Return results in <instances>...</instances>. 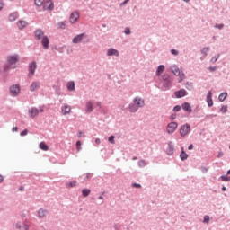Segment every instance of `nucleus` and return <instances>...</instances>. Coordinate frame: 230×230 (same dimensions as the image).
Wrapping results in <instances>:
<instances>
[{
    "mask_svg": "<svg viewBox=\"0 0 230 230\" xmlns=\"http://www.w3.org/2000/svg\"><path fill=\"white\" fill-rule=\"evenodd\" d=\"M173 80H175V76L173 75H170L168 73L162 75L160 83L162 84L163 90L168 91V89L173 85Z\"/></svg>",
    "mask_w": 230,
    "mask_h": 230,
    "instance_id": "f257e3e1",
    "label": "nucleus"
},
{
    "mask_svg": "<svg viewBox=\"0 0 230 230\" xmlns=\"http://www.w3.org/2000/svg\"><path fill=\"white\" fill-rule=\"evenodd\" d=\"M19 62V55H10L7 57V64L4 65L3 72L8 73L10 69H15V66L13 67V66H15Z\"/></svg>",
    "mask_w": 230,
    "mask_h": 230,
    "instance_id": "f03ea898",
    "label": "nucleus"
},
{
    "mask_svg": "<svg viewBox=\"0 0 230 230\" xmlns=\"http://www.w3.org/2000/svg\"><path fill=\"white\" fill-rule=\"evenodd\" d=\"M170 71L172 72V75H174V76H179V82H182L184 80V73L181 72L177 65H172L170 66Z\"/></svg>",
    "mask_w": 230,
    "mask_h": 230,
    "instance_id": "7ed1b4c3",
    "label": "nucleus"
},
{
    "mask_svg": "<svg viewBox=\"0 0 230 230\" xmlns=\"http://www.w3.org/2000/svg\"><path fill=\"white\" fill-rule=\"evenodd\" d=\"M191 132V126L188 123L181 125L180 128V135L181 137H186Z\"/></svg>",
    "mask_w": 230,
    "mask_h": 230,
    "instance_id": "20e7f679",
    "label": "nucleus"
},
{
    "mask_svg": "<svg viewBox=\"0 0 230 230\" xmlns=\"http://www.w3.org/2000/svg\"><path fill=\"white\" fill-rule=\"evenodd\" d=\"M28 71H29L28 76L29 78H31V76L35 75V71H37V62L35 61L31 62L28 66Z\"/></svg>",
    "mask_w": 230,
    "mask_h": 230,
    "instance_id": "39448f33",
    "label": "nucleus"
},
{
    "mask_svg": "<svg viewBox=\"0 0 230 230\" xmlns=\"http://www.w3.org/2000/svg\"><path fill=\"white\" fill-rule=\"evenodd\" d=\"M177 127H179V124L174 121H172L169 124H167V127H166L167 134H173V132L177 130Z\"/></svg>",
    "mask_w": 230,
    "mask_h": 230,
    "instance_id": "423d86ee",
    "label": "nucleus"
},
{
    "mask_svg": "<svg viewBox=\"0 0 230 230\" xmlns=\"http://www.w3.org/2000/svg\"><path fill=\"white\" fill-rule=\"evenodd\" d=\"M12 96H17L21 93V86L19 84H13L9 88Z\"/></svg>",
    "mask_w": 230,
    "mask_h": 230,
    "instance_id": "0eeeda50",
    "label": "nucleus"
},
{
    "mask_svg": "<svg viewBox=\"0 0 230 230\" xmlns=\"http://www.w3.org/2000/svg\"><path fill=\"white\" fill-rule=\"evenodd\" d=\"M187 94H188V92L184 88H181L174 92L175 98H184V96H186Z\"/></svg>",
    "mask_w": 230,
    "mask_h": 230,
    "instance_id": "6e6552de",
    "label": "nucleus"
},
{
    "mask_svg": "<svg viewBox=\"0 0 230 230\" xmlns=\"http://www.w3.org/2000/svg\"><path fill=\"white\" fill-rule=\"evenodd\" d=\"M133 103L139 109V107H145V100L139 98V97H135L133 99Z\"/></svg>",
    "mask_w": 230,
    "mask_h": 230,
    "instance_id": "1a4fd4ad",
    "label": "nucleus"
},
{
    "mask_svg": "<svg viewBox=\"0 0 230 230\" xmlns=\"http://www.w3.org/2000/svg\"><path fill=\"white\" fill-rule=\"evenodd\" d=\"M78 19H80V13L78 12L75 11L70 14L71 24H75V22H76V21H78Z\"/></svg>",
    "mask_w": 230,
    "mask_h": 230,
    "instance_id": "9d476101",
    "label": "nucleus"
},
{
    "mask_svg": "<svg viewBox=\"0 0 230 230\" xmlns=\"http://www.w3.org/2000/svg\"><path fill=\"white\" fill-rule=\"evenodd\" d=\"M41 45L43 49H49V38H48V36H43Z\"/></svg>",
    "mask_w": 230,
    "mask_h": 230,
    "instance_id": "9b49d317",
    "label": "nucleus"
},
{
    "mask_svg": "<svg viewBox=\"0 0 230 230\" xmlns=\"http://www.w3.org/2000/svg\"><path fill=\"white\" fill-rule=\"evenodd\" d=\"M174 150H175V146L173 145V142L172 141L168 142V147L166 149L167 155H173Z\"/></svg>",
    "mask_w": 230,
    "mask_h": 230,
    "instance_id": "f8f14e48",
    "label": "nucleus"
},
{
    "mask_svg": "<svg viewBox=\"0 0 230 230\" xmlns=\"http://www.w3.org/2000/svg\"><path fill=\"white\" fill-rule=\"evenodd\" d=\"M85 37V33H81L76 36H75L72 40L73 44H80L82 42V40Z\"/></svg>",
    "mask_w": 230,
    "mask_h": 230,
    "instance_id": "ddd939ff",
    "label": "nucleus"
},
{
    "mask_svg": "<svg viewBox=\"0 0 230 230\" xmlns=\"http://www.w3.org/2000/svg\"><path fill=\"white\" fill-rule=\"evenodd\" d=\"M108 57H119V51L114 48H111L107 50Z\"/></svg>",
    "mask_w": 230,
    "mask_h": 230,
    "instance_id": "4468645a",
    "label": "nucleus"
},
{
    "mask_svg": "<svg viewBox=\"0 0 230 230\" xmlns=\"http://www.w3.org/2000/svg\"><path fill=\"white\" fill-rule=\"evenodd\" d=\"M34 35H35L36 40H40V39L42 40L44 37H46V36L44 35V31H41V29H37V30L34 31Z\"/></svg>",
    "mask_w": 230,
    "mask_h": 230,
    "instance_id": "2eb2a0df",
    "label": "nucleus"
},
{
    "mask_svg": "<svg viewBox=\"0 0 230 230\" xmlns=\"http://www.w3.org/2000/svg\"><path fill=\"white\" fill-rule=\"evenodd\" d=\"M181 109H183V111H185V112H188L189 114L193 111V110L191 109V104H190V102H183L181 104Z\"/></svg>",
    "mask_w": 230,
    "mask_h": 230,
    "instance_id": "dca6fc26",
    "label": "nucleus"
},
{
    "mask_svg": "<svg viewBox=\"0 0 230 230\" xmlns=\"http://www.w3.org/2000/svg\"><path fill=\"white\" fill-rule=\"evenodd\" d=\"M207 103L208 107H213V93H211V91L207 93Z\"/></svg>",
    "mask_w": 230,
    "mask_h": 230,
    "instance_id": "f3484780",
    "label": "nucleus"
},
{
    "mask_svg": "<svg viewBox=\"0 0 230 230\" xmlns=\"http://www.w3.org/2000/svg\"><path fill=\"white\" fill-rule=\"evenodd\" d=\"M93 102L91 101H87L85 103V112L86 114H91V112H93Z\"/></svg>",
    "mask_w": 230,
    "mask_h": 230,
    "instance_id": "a211bd4d",
    "label": "nucleus"
},
{
    "mask_svg": "<svg viewBox=\"0 0 230 230\" xmlns=\"http://www.w3.org/2000/svg\"><path fill=\"white\" fill-rule=\"evenodd\" d=\"M40 83L39 82H32V84H31L30 86V91L31 93L37 91V89H40Z\"/></svg>",
    "mask_w": 230,
    "mask_h": 230,
    "instance_id": "6ab92c4d",
    "label": "nucleus"
},
{
    "mask_svg": "<svg viewBox=\"0 0 230 230\" xmlns=\"http://www.w3.org/2000/svg\"><path fill=\"white\" fill-rule=\"evenodd\" d=\"M19 18V13L18 12H14L9 14V21L10 22H13V21H17V19Z\"/></svg>",
    "mask_w": 230,
    "mask_h": 230,
    "instance_id": "aec40b11",
    "label": "nucleus"
},
{
    "mask_svg": "<svg viewBox=\"0 0 230 230\" xmlns=\"http://www.w3.org/2000/svg\"><path fill=\"white\" fill-rule=\"evenodd\" d=\"M29 114H31V118H35L39 115V109L32 107L29 110Z\"/></svg>",
    "mask_w": 230,
    "mask_h": 230,
    "instance_id": "412c9836",
    "label": "nucleus"
},
{
    "mask_svg": "<svg viewBox=\"0 0 230 230\" xmlns=\"http://www.w3.org/2000/svg\"><path fill=\"white\" fill-rule=\"evenodd\" d=\"M63 116H67L71 112V106L65 105L64 108L61 109Z\"/></svg>",
    "mask_w": 230,
    "mask_h": 230,
    "instance_id": "4be33fe9",
    "label": "nucleus"
},
{
    "mask_svg": "<svg viewBox=\"0 0 230 230\" xmlns=\"http://www.w3.org/2000/svg\"><path fill=\"white\" fill-rule=\"evenodd\" d=\"M220 179H221V181H223V182H229V181H230V169L226 172V175H221Z\"/></svg>",
    "mask_w": 230,
    "mask_h": 230,
    "instance_id": "5701e85b",
    "label": "nucleus"
},
{
    "mask_svg": "<svg viewBox=\"0 0 230 230\" xmlns=\"http://www.w3.org/2000/svg\"><path fill=\"white\" fill-rule=\"evenodd\" d=\"M19 30H24V28H26V26H28V22L23 21V20H20L17 23Z\"/></svg>",
    "mask_w": 230,
    "mask_h": 230,
    "instance_id": "b1692460",
    "label": "nucleus"
},
{
    "mask_svg": "<svg viewBox=\"0 0 230 230\" xmlns=\"http://www.w3.org/2000/svg\"><path fill=\"white\" fill-rule=\"evenodd\" d=\"M46 215H48V210L47 209L40 208L38 210L39 218H44V217H46Z\"/></svg>",
    "mask_w": 230,
    "mask_h": 230,
    "instance_id": "393cba45",
    "label": "nucleus"
},
{
    "mask_svg": "<svg viewBox=\"0 0 230 230\" xmlns=\"http://www.w3.org/2000/svg\"><path fill=\"white\" fill-rule=\"evenodd\" d=\"M164 72V65H159L155 72L156 76H161V75H163Z\"/></svg>",
    "mask_w": 230,
    "mask_h": 230,
    "instance_id": "a878e982",
    "label": "nucleus"
},
{
    "mask_svg": "<svg viewBox=\"0 0 230 230\" xmlns=\"http://www.w3.org/2000/svg\"><path fill=\"white\" fill-rule=\"evenodd\" d=\"M139 108L133 102V103H130L129 105H128V111H129V112H132V113H134V112H137V110H138Z\"/></svg>",
    "mask_w": 230,
    "mask_h": 230,
    "instance_id": "bb28decb",
    "label": "nucleus"
},
{
    "mask_svg": "<svg viewBox=\"0 0 230 230\" xmlns=\"http://www.w3.org/2000/svg\"><path fill=\"white\" fill-rule=\"evenodd\" d=\"M180 159L181 161H186L188 159V155L186 151H184V147H181V152L180 154Z\"/></svg>",
    "mask_w": 230,
    "mask_h": 230,
    "instance_id": "cd10ccee",
    "label": "nucleus"
},
{
    "mask_svg": "<svg viewBox=\"0 0 230 230\" xmlns=\"http://www.w3.org/2000/svg\"><path fill=\"white\" fill-rule=\"evenodd\" d=\"M49 4V6H47V10H49V12H52V10H55V4L53 3L52 0H48L47 1V4Z\"/></svg>",
    "mask_w": 230,
    "mask_h": 230,
    "instance_id": "c85d7f7f",
    "label": "nucleus"
},
{
    "mask_svg": "<svg viewBox=\"0 0 230 230\" xmlns=\"http://www.w3.org/2000/svg\"><path fill=\"white\" fill-rule=\"evenodd\" d=\"M67 91L73 92L75 91V83L74 81H70L66 84Z\"/></svg>",
    "mask_w": 230,
    "mask_h": 230,
    "instance_id": "c756f323",
    "label": "nucleus"
},
{
    "mask_svg": "<svg viewBox=\"0 0 230 230\" xmlns=\"http://www.w3.org/2000/svg\"><path fill=\"white\" fill-rule=\"evenodd\" d=\"M226 98H227V93L226 92L221 93L218 96L219 102H226Z\"/></svg>",
    "mask_w": 230,
    "mask_h": 230,
    "instance_id": "7c9ffc66",
    "label": "nucleus"
},
{
    "mask_svg": "<svg viewBox=\"0 0 230 230\" xmlns=\"http://www.w3.org/2000/svg\"><path fill=\"white\" fill-rule=\"evenodd\" d=\"M39 146L40 150H44V152H47V150H49V146H48L45 142H40Z\"/></svg>",
    "mask_w": 230,
    "mask_h": 230,
    "instance_id": "2f4dec72",
    "label": "nucleus"
},
{
    "mask_svg": "<svg viewBox=\"0 0 230 230\" xmlns=\"http://www.w3.org/2000/svg\"><path fill=\"white\" fill-rule=\"evenodd\" d=\"M76 181H69L66 183V188H76Z\"/></svg>",
    "mask_w": 230,
    "mask_h": 230,
    "instance_id": "473e14b6",
    "label": "nucleus"
},
{
    "mask_svg": "<svg viewBox=\"0 0 230 230\" xmlns=\"http://www.w3.org/2000/svg\"><path fill=\"white\" fill-rule=\"evenodd\" d=\"M88 195H91V190L89 189H83L82 190V196L87 197Z\"/></svg>",
    "mask_w": 230,
    "mask_h": 230,
    "instance_id": "72a5a7b5",
    "label": "nucleus"
},
{
    "mask_svg": "<svg viewBox=\"0 0 230 230\" xmlns=\"http://www.w3.org/2000/svg\"><path fill=\"white\" fill-rule=\"evenodd\" d=\"M28 229H30V225L28 224V220L25 219L23 221V226H22V230H28Z\"/></svg>",
    "mask_w": 230,
    "mask_h": 230,
    "instance_id": "f704fd0d",
    "label": "nucleus"
},
{
    "mask_svg": "<svg viewBox=\"0 0 230 230\" xmlns=\"http://www.w3.org/2000/svg\"><path fill=\"white\" fill-rule=\"evenodd\" d=\"M66 22H58V28L59 29V30H66Z\"/></svg>",
    "mask_w": 230,
    "mask_h": 230,
    "instance_id": "c9c22d12",
    "label": "nucleus"
},
{
    "mask_svg": "<svg viewBox=\"0 0 230 230\" xmlns=\"http://www.w3.org/2000/svg\"><path fill=\"white\" fill-rule=\"evenodd\" d=\"M220 58V54H217L215 57H213L211 59H210V62L212 64H216L217 60H218Z\"/></svg>",
    "mask_w": 230,
    "mask_h": 230,
    "instance_id": "e433bc0d",
    "label": "nucleus"
},
{
    "mask_svg": "<svg viewBox=\"0 0 230 230\" xmlns=\"http://www.w3.org/2000/svg\"><path fill=\"white\" fill-rule=\"evenodd\" d=\"M44 1L45 0H34V4L36 6H42V4H44Z\"/></svg>",
    "mask_w": 230,
    "mask_h": 230,
    "instance_id": "4c0bfd02",
    "label": "nucleus"
},
{
    "mask_svg": "<svg viewBox=\"0 0 230 230\" xmlns=\"http://www.w3.org/2000/svg\"><path fill=\"white\" fill-rule=\"evenodd\" d=\"M114 139H115L114 135H111V136H110V137H108V141H109V143H111V145H114V143H116Z\"/></svg>",
    "mask_w": 230,
    "mask_h": 230,
    "instance_id": "58836bf2",
    "label": "nucleus"
},
{
    "mask_svg": "<svg viewBox=\"0 0 230 230\" xmlns=\"http://www.w3.org/2000/svg\"><path fill=\"white\" fill-rule=\"evenodd\" d=\"M220 112H222L223 114H226V112H227V105H223L220 108Z\"/></svg>",
    "mask_w": 230,
    "mask_h": 230,
    "instance_id": "ea45409f",
    "label": "nucleus"
},
{
    "mask_svg": "<svg viewBox=\"0 0 230 230\" xmlns=\"http://www.w3.org/2000/svg\"><path fill=\"white\" fill-rule=\"evenodd\" d=\"M138 166L140 168H145V166H146V164L145 163V160L138 161Z\"/></svg>",
    "mask_w": 230,
    "mask_h": 230,
    "instance_id": "a19ab883",
    "label": "nucleus"
},
{
    "mask_svg": "<svg viewBox=\"0 0 230 230\" xmlns=\"http://www.w3.org/2000/svg\"><path fill=\"white\" fill-rule=\"evenodd\" d=\"M208 51H209V47H205L201 49L202 55H208Z\"/></svg>",
    "mask_w": 230,
    "mask_h": 230,
    "instance_id": "79ce46f5",
    "label": "nucleus"
},
{
    "mask_svg": "<svg viewBox=\"0 0 230 230\" xmlns=\"http://www.w3.org/2000/svg\"><path fill=\"white\" fill-rule=\"evenodd\" d=\"M124 33H125V35H130V33H132V31H130L129 27H126L124 29Z\"/></svg>",
    "mask_w": 230,
    "mask_h": 230,
    "instance_id": "37998d69",
    "label": "nucleus"
},
{
    "mask_svg": "<svg viewBox=\"0 0 230 230\" xmlns=\"http://www.w3.org/2000/svg\"><path fill=\"white\" fill-rule=\"evenodd\" d=\"M181 105H175V106L173 107L172 111H173L174 112H179V111H181Z\"/></svg>",
    "mask_w": 230,
    "mask_h": 230,
    "instance_id": "c03bdc74",
    "label": "nucleus"
},
{
    "mask_svg": "<svg viewBox=\"0 0 230 230\" xmlns=\"http://www.w3.org/2000/svg\"><path fill=\"white\" fill-rule=\"evenodd\" d=\"M209 223V216L206 215L203 217V224H208Z\"/></svg>",
    "mask_w": 230,
    "mask_h": 230,
    "instance_id": "a18cd8bd",
    "label": "nucleus"
},
{
    "mask_svg": "<svg viewBox=\"0 0 230 230\" xmlns=\"http://www.w3.org/2000/svg\"><path fill=\"white\" fill-rule=\"evenodd\" d=\"M76 148L78 151L82 150V142L80 140L76 141Z\"/></svg>",
    "mask_w": 230,
    "mask_h": 230,
    "instance_id": "49530a36",
    "label": "nucleus"
},
{
    "mask_svg": "<svg viewBox=\"0 0 230 230\" xmlns=\"http://www.w3.org/2000/svg\"><path fill=\"white\" fill-rule=\"evenodd\" d=\"M169 119H170L171 121H174V119H177V114L172 113V114L169 117Z\"/></svg>",
    "mask_w": 230,
    "mask_h": 230,
    "instance_id": "de8ad7c7",
    "label": "nucleus"
},
{
    "mask_svg": "<svg viewBox=\"0 0 230 230\" xmlns=\"http://www.w3.org/2000/svg\"><path fill=\"white\" fill-rule=\"evenodd\" d=\"M20 136H22V137H24V136H28V129H23L21 133Z\"/></svg>",
    "mask_w": 230,
    "mask_h": 230,
    "instance_id": "09e8293b",
    "label": "nucleus"
},
{
    "mask_svg": "<svg viewBox=\"0 0 230 230\" xmlns=\"http://www.w3.org/2000/svg\"><path fill=\"white\" fill-rule=\"evenodd\" d=\"M214 28H217V30H223L224 29V23L221 24H216Z\"/></svg>",
    "mask_w": 230,
    "mask_h": 230,
    "instance_id": "8fccbe9b",
    "label": "nucleus"
},
{
    "mask_svg": "<svg viewBox=\"0 0 230 230\" xmlns=\"http://www.w3.org/2000/svg\"><path fill=\"white\" fill-rule=\"evenodd\" d=\"M92 176H93V173L88 172V173L86 174V176L84 177V181H89V179H91Z\"/></svg>",
    "mask_w": 230,
    "mask_h": 230,
    "instance_id": "3c124183",
    "label": "nucleus"
},
{
    "mask_svg": "<svg viewBox=\"0 0 230 230\" xmlns=\"http://www.w3.org/2000/svg\"><path fill=\"white\" fill-rule=\"evenodd\" d=\"M171 53H172V55L177 56V55H179V50L172 49H171Z\"/></svg>",
    "mask_w": 230,
    "mask_h": 230,
    "instance_id": "603ef678",
    "label": "nucleus"
},
{
    "mask_svg": "<svg viewBox=\"0 0 230 230\" xmlns=\"http://www.w3.org/2000/svg\"><path fill=\"white\" fill-rule=\"evenodd\" d=\"M217 69V66H209L208 67V71H210V73H215V70Z\"/></svg>",
    "mask_w": 230,
    "mask_h": 230,
    "instance_id": "864d4df0",
    "label": "nucleus"
},
{
    "mask_svg": "<svg viewBox=\"0 0 230 230\" xmlns=\"http://www.w3.org/2000/svg\"><path fill=\"white\" fill-rule=\"evenodd\" d=\"M4 8V2L3 0H0V12Z\"/></svg>",
    "mask_w": 230,
    "mask_h": 230,
    "instance_id": "5fc2aeb1",
    "label": "nucleus"
},
{
    "mask_svg": "<svg viewBox=\"0 0 230 230\" xmlns=\"http://www.w3.org/2000/svg\"><path fill=\"white\" fill-rule=\"evenodd\" d=\"M132 188H141V184H139V183H132Z\"/></svg>",
    "mask_w": 230,
    "mask_h": 230,
    "instance_id": "6e6d98bb",
    "label": "nucleus"
},
{
    "mask_svg": "<svg viewBox=\"0 0 230 230\" xmlns=\"http://www.w3.org/2000/svg\"><path fill=\"white\" fill-rule=\"evenodd\" d=\"M16 229L22 230V226H21V223L16 224Z\"/></svg>",
    "mask_w": 230,
    "mask_h": 230,
    "instance_id": "4d7b16f0",
    "label": "nucleus"
},
{
    "mask_svg": "<svg viewBox=\"0 0 230 230\" xmlns=\"http://www.w3.org/2000/svg\"><path fill=\"white\" fill-rule=\"evenodd\" d=\"M130 0H124L121 4L120 6H125V4H127V3H128Z\"/></svg>",
    "mask_w": 230,
    "mask_h": 230,
    "instance_id": "13d9d810",
    "label": "nucleus"
},
{
    "mask_svg": "<svg viewBox=\"0 0 230 230\" xmlns=\"http://www.w3.org/2000/svg\"><path fill=\"white\" fill-rule=\"evenodd\" d=\"M18 130H19V128H18V127H13V128H12V132H18Z\"/></svg>",
    "mask_w": 230,
    "mask_h": 230,
    "instance_id": "bf43d9fd",
    "label": "nucleus"
},
{
    "mask_svg": "<svg viewBox=\"0 0 230 230\" xmlns=\"http://www.w3.org/2000/svg\"><path fill=\"white\" fill-rule=\"evenodd\" d=\"M201 172H202L203 173H207V172H208V168L202 167Z\"/></svg>",
    "mask_w": 230,
    "mask_h": 230,
    "instance_id": "052dcab7",
    "label": "nucleus"
},
{
    "mask_svg": "<svg viewBox=\"0 0 230 230\" xmlns=\"http://www.w3.org/2000/svg\"><path fill=\"white\" fill-rule=\"evenodd\" d=\"M103 195H105V192H102V195L99 196V200H103Z\"/></svg>",
    "mask_w": 230,
    "mask_h": 230,
    "instance_id": "680f3d73",
    "label": "nucleus"
},
{
    "mask_svg": "<svg viewBox=\"0 0 230 230\" xmlns=\"http://www.w3.org/2000/svg\"><path fill=\"white\" fill-rule=\"evenodd\" d=\"M113 227H114V229L119 230V225L115 224V225L113 226Z\"/></svg>",
    "mask_w": 230,
    "mask_h": 230,
    "instance_id": "e2e57ef3",
    "label": "nucleus"
},
{
    "mask_svg": "<svg viewBox=\"0 0 230 230\" xmlns=\"http://www.w3.org/2000/svg\"><path fill=\"white\" fill-rule=\"evenodd\" d=\"M188 150H193V144H190V145L188 146Z\"/></svg>",
    "mask_w": 230,
    "mask_h": 230,
    "instance_id": "0e129e2a",
    "label": "nucleus"
},
{
    "mask_svg": "<svg viewBox=\"0 0 230 230\" xmlns=\"http://www.w3.org/2000/svg\"><path fill=\"white\" fill-rule=\"evenodd\" d=\"M95 143H96V145H100V143H101L100 138H96V139H95Z\"/></svg>",
    "mask_w": 230,
    "mask_h": 230,
    "instance_id": "69168bd1",
    "label": "nucleus"
},
{
    "mask_svg": "<svg viewBox=\"0 0 230 230\" xmlns=\"http://www.w3.org/2000/svg\"><path fill=\"white\" fill-rule=\"evenodd\" d=\"M222 155H224V153L219 152V153H218V155H217V157H219V158H220V157H222Z\"/></svg>",
    "mask_w": 230,
    "mask_h": 230,
    "instance_id": "338daca9",
    "label": "nucleus"
},
{
    "mask_svg": "<svg viewBox=\"0 0 230 230\" xmlns=\"http://www.w3.org/2000/svg\"><path fill=\"white\" fill-rule=\"evenodd\" d=\"M19 191H24V187L22 186L19 187Z\"/></svg>",
    "mask_w": 230,
    "mask_h": 230,
    "instance_id": "774afa93",
    "label": "nucleus"
}]
</instances>
